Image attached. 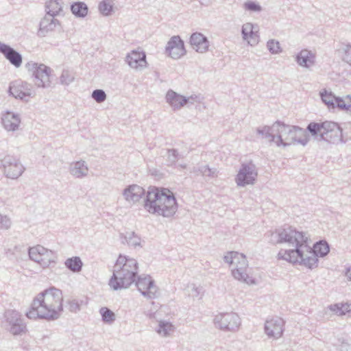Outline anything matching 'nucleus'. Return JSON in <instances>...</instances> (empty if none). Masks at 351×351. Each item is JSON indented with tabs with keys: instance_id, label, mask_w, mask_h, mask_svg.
<instances>
[{
	"instance_id": "1",
	"label": "nucleus",
	"mask_w": 351,
	"mask_h": 351,
	"mask_svg": "<svg viewBox=\"0 0 351 351\" xmlns=\"http://www.w3.org/2000/svg\"><path fill=\"white\" fill-rule=\"evenodd\" d=\"M63 295L54 287L45 289L33 300L26 316L31 319L56 320L63 312Z\"/></svg>"
},
{
	"instance_id": "2",
	"label": "nucleus",
	"mask_w": 351,
	"mask_h": 351,
	"mask_svg": "<svg viewBox=\"0 0 351 351\" xmlns=\"http://www.w3.org/2000/svg\"><path fill=\"white\" fill-rule=\"evenodd\" d=\"M145 209L150 214L171 217L177 211L174 194L167 189L149 187L144 202Z\"/></svg>"
},
{
	"instance_id": "3",
	"label": "nucleus",
	"mask_w": 351,
	"mask_h": 351,
	"mask_svg": "<svg viewBox=\"0 0 351 351\" xmlns=\"http://www.w3.org/2000/svg\"><path fill=\"white\" fill-rule=\"evenodd\" d=\"M269 242L272 244L286 243L290 248L281 250L278 254V259L285 260L292 263H297L295 252L304 243L306 237L302 232H298L291 227L277 229L269 233Z\"/></svg>"
},
{
	"instance_id": "4",
	"label": "nucleus",
	"mask_w": 351,
	"mask_h": 351,
	"mask_svg": "<svg viewBox=\"0 0 351 351\" xmlns=\"http://www.w3.org/2000/svg\"><path fill=\"white\" fill-rule=\"evenodd\" d=\"M273 130L276 131L275 144L284 147L300 144L303 146L309 142L308 131L299 126L285 124L280 121L273 124Z\"/></svg>"
},
{
	"instance_id": "5",
	"label": "nucleus",
	"mask_w": 351,
	"mask_h": 351,
	"mask_svg": "<svg viewBox=\"0 0 351 351\" xmlns=\"http://www.w3.org/2000/svg\"><path fill=\"white\" fill-rule=\"evenodd\" d=\"M306 130L318 141H324L329 143H344L342 129L337 123L326 121L324 122H311Z\"/></svg>"
},
{
	"instance_id": "6",
	"label": "nucleus",
	"mask_w": 351,
	"mask_h": 351,
	"mask_svg": "<svg viewBox=\"0 0 351 351\" xmlns=\"http://www.w3.org/2000/svg\"><path fill=\"white\" fill-rule=\"evenodd\" d=\"M329 251V245L326 241L317 242L313 245V247H311L307 243V237H306L304 243L295 252V257L298 259L297 263L304 265L309 269L317 267L318 257L326 256Z\"/></svg>"
},
{
	"instance_id": "7",
	"label": "nucleus",
	"mask_w": 351,
	"mask_h": 351,
	"mask_svg": "<svg viewBox=\"0 0 351 351\" xmlns=\"http://www.w3.org/2000/svg\"><path fill=\"white\" fill-rule=\"evenodd\" d=\"M223 261L232 266V275L236 280L249 285L256 284L255 280L247 273L248 261L244 254L229 252L223 256Z\"/></svg>"
},
{
	"instance_id": "8",
	"label": "nucleus",
	"mask_w": 351,
	"mask_h": 351,
	"mask_svg": "<svg viewBox=\"0 0 351 351\" xmlns=\"http://www.w3.org/2000/svg\"><path fill=\"white\" fill-rule=\"evenodd\" d=\"M123 260L122 255H119L114 267L113 275L109 280V285L115 291L128 288L136 281L137 276L134 271L120 267Z\"/></svg>"
},
{
	"instance_id": "9",
	"label": "nucleus",
	"mask_w": 351,
	"mask_h": 351,
	"mask_svg": "<svg viewBox=\"0 0 351 351\" xmlns=\"http://www.w3.org/2000/svg\"><path fill=\"white\" fill-rule=\"evenodd\" d=\"M27 71L31 73L33 82L38 88H48L51 87V69L44 64L28 62L25 64Z\"/></svg>"
},
{
	"instance_id": "10",
	"label": "nucleus",
	"mask_w": 351,
	"mask_h": 351,
	"mask_svg": "<svg viewBox=\"0 0 351 351\" xmlns=\"http://www.w3.org/2000/svg\"><path fill=\"white\" fill-rule=\"evenodd\" d=\"M5 328L13 335H23L27 331L26 324L21 315L14 310H8L5 313Z\"/></svg>"
},
{
	"instance_id": "11",
	"label": "nucleus",
	"mask_w": 351,
	"mask_h": 351,
	"mask_svg": "<svg viewBox=\"0 0 351 351\" xmlns=\"http://www.w3.org/2000/svg\"><path fill=\"white\" fill-rule=\"evenodd\" d=\"M258 176L256 165L252 162L242 163L235 177V182L238 186L244 187L254 184Z\"/></svg>"
},
{
	"instance_id": "12",
	"label": "nucleus",
	"mask_w": 351,
	"mask_h": 351,
	"mask_svg": "<svg viewBox=\"0 0 351 351\" xmlns=\"http://www.w3.org/2000/svg\"><path fill=\"white\" fill-rule=\"evenodd\" d=\"M28 254L32 261L38 263L43 268L49 267L51 263L55 262L56 257L53 252L40 245L29 247Z\"/></svg>"
},
{
	"instance_id": "13",
	"label": "nucleus",
	"mask_w": 351,
	"mask_h": 351,
	"mask_svg": "<svg viewBox=\"0 0 351 351\" xmlns=\"http://www.w3.org/2000/svg\"><path fill=\"white\" fill-rule=\"evenodd\" d=\"M214 323L221 330L236 331L241 325V319L236 313H219L215 315Z\"/></svg>"
},
{
	"instance_id": "14",
	"label": "nucleus",
	"mask_w": 351,
	"mask_h": 351,
	"mask_svg": "<svg viewBox=\"0 0 351 351\" xmlns=\"http://www.w3.org/2000/svg\"><path fill=\"white\" fill-rule=\"evenodd\" d=\"M9 93L16 99L26 102L29 101V98L35 96L32 85L21 80L15 81L10 84Z\"/></svg>"
},
{
	"instance_id": "15",
	"label": "nucleus",
	"mask_w": 351,
	"mask_h": 351,
	"mask_svg": "<svg viewBox=\"0 0 351 351\" xmlns=\"http://www.w3.org/2000/svg\"><path fill=\"white\" fill-rule=\"evenodd\" d=\"M5 176L11 179H17L24 172L25 168L20 160L10 155L5 156L1 160Z\"/></svg>"
},
{
	"instance_id": "16",
	"label": "nucleus",
	"mask_w": 351,
	"mask_h": 351,
	"mask_svg": "<svg viewBox=\"0 0 351 351\" xmlns=\"http://www.w3.org/2000/svg\"><path fill=\"white\" fill-rule=\"evenodd\" d=\"M136 282V286L141 293L148 299H154L159 295L158 287L154 280L148 275L139 276Z\"/></svg>"
},
{
	"instance_id": "17",
	"label": "nucleus",
	"mask_w": 351,
	"mask_h": 351,
	"mask_svg": "<svg viewBox=\"0 0 351 351\" xmlns=\"http://www.w3.org/2000/svg\"><path fill=\"white\" fill-rule=\"evenodd\" d=\"M166 53L171 58L178 60L186 54L184 41L179 36H172L165 47Z\"/></svg>"
},
{
	"instance_id": "18",
	"label": "nucleus",
	"mask_w": 351,
	"mask_h": 351,
	"mask_svg": "<svg viewBox=\"0 0 351 351\" xmlns=\"http://www.w3.org/2000/svg\"><path fill=\"white\" fill-rule=\"evenodd\" d=\"M285 321L278 317L268 319L265 323V332L269 338L278 339L283 334Z\"/></svg>"
},
{
	"instance_id": "19",
	"label": "nucleus",
	"mask_w": 351,
	"mask_h": 351,
	"mask_svg": "<svg viewBox=\"0 0 351 351\" xmlns=\"http://www.w3.org/2000/svg\"><path fill=\"white\" fill-rule=\"evenodd\" d=\"M125 61L131 68L136 71H142L147 66L146 55L143 51H132L127 55Z\"/></svg>"
},
{
	"instance_id": "20",
	"label": "nucleus",
	"mask_w": 351,
	"mask_h": 351,
	"mask_svg": "<svg viewBox=\"0 0 351 351\" xmlns=\"http://www.w3.org/2000/svg\"><path fill=\"white\" fill-rule=\"evenodd\" d=\"M165 99L173 110H178L188 103L193 104L191 100L193 99V97H186L172 90H169L166 94Z\"/></svg>"
},
{
	"instance_id": "21",
	"label": "nucleus",
	"mask_w": 351,
	"mask_h": 351,
	"mask_svg": "<svg viewBox=\"0 0 351 351\" xmlns=\"http://www.w3.org/2000/svg\"><path fill=\"white\" fill-rule=\"evenodd\" d=\"M0 53L16 68L21 66L23 58L21 53L10 45L0 41Z\"/></svg>"
},
{
	"instance_id": "22",
	"label": "nucleus",
	"mask_w": 351,
	"mask_h": 351,
	"mask_svg": "<svg viewBox=\"0 0 351 351\" xmlns=\"http://www.w3.org/2000/svg\"><path fill=\"white\" fill-rule=\"evenodd\" d=\"M1 120L3 128L8 132L18 130L21 123L19 114L10 111H7L3 114Z\"/></svg>"
},
{
	"instance_id": "23",
	"label": "nucleus",
	"mask_w": 351,
	"mask_h": 351,
	"mask_svg": "<svg viewBox=\"0 0 351 351\" xmlns=\"http://www.w3.org/2000/svg\"><path fill=\"white\" fill-rule=\"evenodd\" d=\"M145 194V190L137 184H132L123 191V195L128 203L134 204L138 202Z\"/></svg>"
},
{
	"instance_id": "24",
	"label": "nucleus",
	"mask_w": 351,
	"mask_h": 351,
	"mask_svg": "<svg viewBox=\"0 0 351 351\" xmlns=\"http://www.w3.org/2000/svg\"><path fill=\"white\" fill-rule=\"evenodd\" d=\"M190 44L192 48L199 53H204L208 51L209 41L208 38L201 33H193L190 38Z\"/></svg>"
},
{
	"instance_id": "25",
	"label": "nucleus",
	"mask_w": 351,
	"mask_h": 351,
	"mask_svg": "<svg viewBox=\"0 0 351 351\" xmlns=\"http://www.w3.org/2000/svg\"><path fill=\"white\" fill-rule=\"evenodd\" d=\"M59 25L60 22L58 19L46 14L40 22L38 34L40 36H45L48 32L53 31Z\"/></svg>"
},
{
	"instance_id": "26",
	"label": "nucleus",
	"mask_w": 351,
	"mask_h": 351,
	"mask_svg": "<svg viewBox=\"0 0 351 351\" xmlns=\"http://www.w3.org/2000/svg\"><path fill=\"white\" fill-rule=\"evenodd\" d=\"M241 33L243 38L247 40L248 44L251 46H254L258 43V36L257 30H255V27L253 24L247 23L242 26Z\"/></svg>"
},
{
	"instance_id": "27",
	"label": "nucleus",
	"mask_w": 351,
	"mask_h": 351,
	"mask_svg": "<svg viewBox=\"0 0 351 351\" xmlns=\"http://www.w3.org/2000/svg\"><path fill=\"white\" fill-rule=\"evenodd\" d=\"M69 171L73 176L82 178L88 175V167L84 160H79L71 163Z\"/></svg>"
},
{
	"instance_id": "28",
	"label": "nucleus",
	"mask_w": 351,
	"mask_h": 351,
	"mask_svg": "<svg viewBox=\"0 0 351 351\" xmlns=\"http://www.w3.org/2000/svg\"><path fill=\"white\" fill-rule=\"evenodd\" d=\"M62 0H48L45 3L46 14L56 17L62 14L63 10Z\"/></svg>"
},
{
	"instance_id": "29",
	"label": "nucleus",
	"mask_w": 351,
	"mask_h": 351,
	"mask_svg": "<svg viewBox=\"0 0 351 351\" xmlns=\"http://www.w3.org/2000/svg\"><path fill=\"white\" fill-rule=\"evenodd\" d=\"M296 62L300 66L308 68L314 64L315 56L311 51L303 49L296 56Z\"/></svg>"
},
{
	"instance_id": "30",
	"label": "nucleus",
	"mask_w": 351,
	"mask_h": 351,
	"mask_svg": "<svg viewBox=\"0 0 351 351\" xmlns=\"http://www.w3.org/2000/svg\"><path fill=\"white\" fill-rule=\"evenodd\" d=\"M122 243H127L129 246L136 248L141 247V239L134 232H126L120 234Z\"/></svg>"
},
{
	"instance_id": "31",
	"label": "nucleus",
	"mask_w": 351,
	"mask_h": 351,
	"mask_svg": "<svg viewBox=\"0 0 351 351\" xmlns=\"http://www.w3.org/2000/svg\"><path fill=\"white\" fill-rule=\"evenodd\" d=\"M71 11L77 18H84L88 12L87 5L82 1L75 2L71 5Z\"/></svg>"
},
{
	"instance_id": "32",
	"label": "nucleus",
	"mask_w": 351,
	"mask_h": 351,
	"mask_svg": "<svg viewBox=\"0 0 351 351\" xmlns=\"http://www.w3.org/2000/svg\"><path fill=\"white\" fill-rule=\"evenodd\" d=\"M191 173L195 175H202V176H208L215 178L217 176V169L215 168H210L208 165H200L193 167Z\"/></svg>"
},
{
	"instance_id": "33",
	"label": "nucleus",
	"mask_w": 351,
	"mask_h": 351,
	"mask_svg": "<svg viewBox=\"0 0 351 351\" xmlns=\"http://www.w3.org/2000/svg\"><path fill=\"white\" fill-rule=\"evenodd\" d=\"M174 330L175 327L171 322L160 320L159 321L158 326L156 330L160 336L166 337L169 336Z\"/></svg>"
},
{
	"instance_id": "34",
	"label": "nucleus",
	"mask_w": 351,
	"mask_h": 351,
	"mask_svg": "<svg viewBox=\"0 0 351 351\" xmlns=\"http://www.w3.org/2000/svg\"><path fill=\"white\" fill-rule=\"evenodd\" d=\"M64 265L73 272H79L82 270L83 263L80 257L73 256L65 261Z\"/></svg>"
},
{
	"instance_id": "35",
	"label": "nucleus",
	"mask_w": 351,
	"mask_h": 351,
	"mask_svg": "<svg viewBox=\"0 0 351 351\" xmlns=\"http://www.w3.org/2000/svg\"><path fill=\"white\" fill-rule=\"evenodd\" d=\"M330 311L337 315H344L346 313H351V304L345 303H337L328 306Z\"/></svg>"
},
{
	"instance_id": "36",
	"label": "nucleus",
	"mask_w": 351,
	"mask_h": 351,
	"mask_svg": "<svg viewBox=\"0 0 351 351\" xmlns=\"http://www.w3.org/2000/svg\"><path fill=\"white\" fill-rule=\"evenodd\" d=\"M186 293L189 297L195 298H201L203 295V287L200 285L197 286L194 283H189L185 288Z\"/></svg>"
},
{
	"instance_id": "37",
	"label": "nucleus",
	"mask_w": 351,
	"mask_h": 351,
	"mask_svg": "<svg viewBox=\"0 0 351 351\" xmlns=\"http://www.w3.org/2000/svg\"><path fill=\"white\" fill-rule=\"evenodd\" d=\"M123 263L120 265L121 268H124L129 271H134V274L137 275L138 274V263L137 261L132 258H130L126 256H122Z\"/></svg>"
},
{
	"instance_id": "38",
	"label": "nucleus",
	"mask_w": 351,
	"mask_h": 351,
	"mask_svg": "<svg viewBox=\"0 0 351 351\" xmlns=\"http://www.w3.org/2000/svg\"><path fill=\"white\" fill-rule=\"evenodd\" d=\"M256 131L258 134L268 139L269 142H275L276 131L273 130V125L271 127L264 126L262 128H257Z\"/></svg>"
},
{
	"instance_id": "39",
	"label": "nucleus",
	"mask_w": 351,
	"mask_h": 351,
	"mask_svg": "<svg viewBox=\"0 0 351 351\" xmlns=\"http://www.w3.org/2000/svg\"><path fill=\"white\" fill-rule=\"evenodd\" d=\"M320 97L322 101L327 105L329 108H335V101L337 97L331 92H328L326 90H324L320 92Z\"/></svg>"
},
{
	"instance_id": "40",
	"label": "nucleus",
	"mask_w": 351,
	"mask_h": 351,
	"mask_svg": "<svg viewBox=\"0 0 351 351\" xmlns=\"http://www.w3.org/2000/svg\"><path fill=\"white\" fill-rule=\"evenodd\" d=\"M166 156L167 165L175 166L179 158L181 157V155L176 149H168Z\"/></svg>"
},
{
	"instance_id": "41",
	"label": "nucleus",
	"mask_w": 351,
	"mask_h": 351,
	"mask_svg": "<svg viewBox=\"0 0 351 351\" xmlns=\"http://www.w3.org/2000/svg\"><path fill=\"white\" fill-rule=\"evenodd\" d=\"M160 308L159 303L152 302L149 304V307H147L145 311V315L151 319H158V311Z\"/></svg>"
},
{
	"instance_id": "42",
	"label": "nucleus",
	"mask_w": 351,
	"mask_h": 351,
	"mask_svg": "<svg viewBox=\"0 0 351 351\" xmlns=\"http://www.w3.org/2000/svg\"><path fill=\"white\" fill-rule=\"evenodd\" d=\"M102 321L107 324H112L115 320V314L108 308L102 307L99 310Z\"/></svg>"
},
{
	"instance_id": "43",
	"label": "nucleus",
	"mask_w": 351,
	"mask_h": 351,
	"mask_svg": "<svg viewBox=\"0 0 351 351\" xmlns=\"http://www.w3.org/2000/svg\"><path fill=\"white\" fill-rule=\"evenodd\" d=\"M334 346L338 351H348L350 348L349 340L343 337H338Z\"/></svg>"
},
{
	"instance_id": "44",
	"label": "nucleus",
	"mask_w": 351,
	"mask_h": 351,
	"mask_svg": "<svg viewBox=\"0 0 351 351\" xmlns=\"http://www.w3.org/2000/svg\"><path fill=\"white\" fill-rule=\"evenodd\" d=\"M98 8L101 14L108 16L112 11V5L109 0H104L99 3Z\"/></svg>"
},
{
	"instance_id": "45",
	"label": "nucleus",
	"mask_w": 351,
	"mask_h": 351,
	"mask_svg": "<svg viewBox=\"0 0 351 351\" xmlns=\"http://www.w3.org/2000/svg\"><path fill=\"white\" fill-rule=\"evenodd\" d=\"M243 8L245 10L251 12H260L262 10L261 5L253 1H247L243 5Z\"/></svg>"
},
{
	"instance_id": "46",
	"label": "nucleus",
	"mask_w": 351,
	"mask_h": 351,
	"mask_svg": "<svg viewBox=\"0 0 351 351\" xmlns=\"http://www.w3.org/2000/svg\"><path fill=\"white\" fill-rule=\"evenodd\" d=\"M267 47L272 54H278L282 51L280 43L274 39L267 41Z\"/></svg>"
},
{
	"instance_id": "47",
	"label": "nucleus",
	"mask_w": 351,
	"mask_h": 351,
	"mask_svg": "<svg viewBox=\"0 0 351 351\" xmlns=\"http://www.w3.org/2000/svg\"><path fill=\"white\" fill-rule=\"evenodd\" d=\"M91 97L98 104L104 102L107 98L105 91L102 89L94 90L92 92Z\"/></svg>"
},
{
	"instance_id": "48",
	"label": "nucleus",
	"mask_w": 351,
	"mask_h": 351,
	"mask_svg": "<svg viewBox=\"0 0 351 351\" xmlns=\"http://www.w3.org/2000/svg\"><path fill=\"white\" fill-rule=\"evenodd\" d=\"M74 80V76L68 71L63 70L60 77V82L62 85L68 86Z\"/></svg>"
},
{
	"instance_id": "49",
	"label": "nucleus",
	"mask_w": 351,
	"mask_h": 351,
	"mask_svg": "<svg viewBox=\"0 0 351 351\" xmlns=\"http://www.w3.org/2000/svg\"><path fill=\"white\" fill-rule=\"evenodd\" d=\"M335 104V107H338L339 108L342 110H348L350 107L349 101L346 99V97L345 99H343L341 97H337Z\"/></svg>"
},
{
	"instance_id": "50",
	"label": "nucleus",
	"mask_w": 351,
	"mask_h": 351,
	"mask_svg": "<svg viewBox=\"0 0 351 351\" xmlns=\"http://www.w3.org/2000/svg\"><path fill=\"white\" fill-rule=\"evenodd\" d=\"M12 226L11 219L0 213V230H8Z\"/></svg>"
},
{
	"instance_id": "51",
	"label": "nucleus",
	"mask_w": 351,
	"mask_h": 351,
	"mask_svg": "<svg viewBox=\"0 0 351 351\" xmlns=\"http://www.w3.org/2000/svg\"><path fill=\"white\" fill-rule=\"evenodd\" d=\"M342 60L351 66V45H347L343 48Z\"/></svg>"
},
{
	"instance_id": "52",
	"label": "nucleus",
	"mask_w": 351,
	"mask_h": 351,
	"mask_svg": "<svg viewBox=\"0 0 351 351\" xmlns=\"http://www.w3.org/2000/svg\"><path fill=\"white\" fill-rule=\"evenodd\" d=\"M69 311L73 313H77L80 310V304L76 300H71L68 301Z\"/></svg>"
},
{
	"instance_id": "53",
	"label": "nucleus",
	"mask_w": 351,
	"mask_h": 351,
	"mask_svg": "<svg viewBox=\"0 0 351 351\" xmlns=\"http://www.w3.org/2000/svg\"><path fill=\"white\" fill-rule=\"evenodd\" d=\"M346 276L347 278L351 280V267H348L346 269Z\"/></svg>"
},
{
	"instance_id": "54",
	"label": "nucleus",
	"mask_w": 351,
	"mask_h": 351,
	"mask_svg": "<svg viewBox=\"0 0 351 351\" xmlns=\"http://www.w3.org/2000/svg\"><path fill=\"white\" fill-rule=\"evenodd\" d=\"M202 5H208L210 3V0H198Z\"/></svg>"
},
{
	"instance_id": "55",
	"label": "nucleus",
	"mask_w": 351,
	"mask_h": 351,
	"mask_svg": "<svg viewBox=\"0 0 351 351\" xmlns=\"http://www.w3.org/2000/svg\"><path fill=\"white\" fill-rule=\"evenodd\" d=\"M178 167H179L180 169H186L187 167V165H186V164H179L178 165Z\"/></svg>"
},
{
	"instance_id": "56",
	"label": "nucleus",
	"mask_w": 351,
	"mask_h": 351,
	"mask_svg": "<svg viewBox=\"0 0 351 351\" xmlns=\"http://www.w3.org/2000/svg\"><path fill=\"white\" fill-rule=\"evenodd\" d=\"M346 99H348L349 101V103L351 106V95H347L346 96Z\"/></svg>"
},
{
	"instance_id": "57",
	"label": "nucleus",
	"mask_w": 351,
	"mask_h": 351,
	"mask_svg": "<svg viewBox=\"0 0 351 351\" xmlns=\"http://www.w3.org/2000/svg\"><path fill=\"white\" fill-rule=\"evenodd\" d=\"M7 191H8V189H4V190H3V189H1V190L0 191V193H1V195L2 193H7Z\"/></svg>"
}]
</instances>
